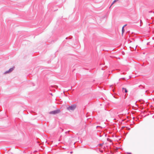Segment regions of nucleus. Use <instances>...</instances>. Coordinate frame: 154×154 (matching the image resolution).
Segmentation results:
<instances>
[{
	"mask_svg": "<svg viewBox=\"0 0 154 154\" xmlns=\"http://www.w3.org/2000/svg\"><path fill=\"white\" fill-rule=\"evenodd\" d=\"M114 1L112 3V4H111V5L110 6V7H109V8H110L111 7V6L113 4H114L117 1Z\"/></svg>",
	"mask_w": 154,
	"mask_h": 154,
	"instance_id": "obj_6",
	"label": "nucleus"
},
{
	"mask_svg": "<svg viewBox=\"0 0 154 154\" xmlns=\"http://www.w3.org/2000/svg\"><path fill=\"white\" fill-rule=\"evenodd\" d=\"M126 25H126V24H125V25H124L123 26H124V27H125V26Z\"/></svg>",
	"mask_w": 154,
	"mask_h": 154,
	"instance_id": "obj_9",
	"label": "nucleus"
},
{
	"mask_svg": "<svg viewBox=\"0 0 154 154\" xmlns=\"http://www.w3.org/2000/svg\"><path fill=\"white\" fill-rule=\"evenodd\" d=\"M70 153H71V154L72 153V151L70 152Z\"/></svg>",
	"mask_w": 154,
	"mask_h": 154,
	"instance_id": "obj_12",
	"label": "nucleus"
},
{
	"mask_svg": "<svg viewBox=\"0 0 154 154\" xmlns=\"http://www.w3.org/2000/svg\"><path fill=\"white\" fill-rule=\"evenodd\" d=\"M14 69V67H13L12 68H10L8 70H7L6 71H5L4 72V73L5 74H7V73H9L10 72H12L13 70Z\"/></svg>",
	"mask_w": 154,
	"mask_h": 154,
	"instance_id": "obj_3",
	"label": "nucleus"
},
{
	"mask_svg": "<svg viewBox=\"0 0 154 154\" xmlns=\"http://www.w3.org/2000/svg\"><path fill=\"white\" fill-rule=\"evenodd\" d=\"M125 32V29H124V26H123L122 28V33L123 34Z\"/></svg>",
	"mask_w": 154,
	"mask_h": 154,
	"instance_id": "obj_5",
	"label": "nucleus"
},
{
	"mask_svg": "<svg viewBox=\"0 0 154 154\" xmlns=\"http://www.w3.org/2000/svg\"><path fill=\"white\" fill-rule=\"evenodd\" d=\"M76 107V105L74 104L67 107L66 109L69 111L74 110Z\"/></svg>",
	"mask_w": 154,
	"mask_h": 154,
	"instance_id": "obj_1",
	"label": "nucleus"
},
{
	"mask_svg": "<svg viewBox=\"0 0 154 154\" xmlns=\"http://www.w3.org/2000/svg\"><path fill=\"white\" fill-rule=\"evenodd\" d=\"M127 153L128 154H131V152H127Z\"/></svg>",
	"mask_w": 154,
	"mask_h": 154,
	"instance_id": "obj_8",
	"label": "nucleus"
},
{
	"mask_svg": "<svg viewBox=\"0 0 154 154\" xmlns=\"http://www.w3.org/2000/svg\"><path fill=\"white\" fill-rule=\"evenodd\" d=\"M142 22V20H140V23H141Z\"/></svg>",
	"mask_w": 154,
	"mask_h": 154,
	"instance_id": "obj_11",
	"label": "nucleus"
},
{
	"mask_svg": "<svg viewBox=\"0 0 154 154\" xmlns=\"http://www.w3.org/2000/svg\"><path fill=\"white\" fill-rule=\"evenodd\" d=\"M60 109H57L54 111H51L50 112V114H56L60 113Z\"/></svg>",
	"mask_w": 154,
	"mask_h": 154,
	"instance_id": "obj_2",
	"label": "nucleus"
},
{
	"mask_svg": "<svg viewBox=\"0 0 154 154\" xmlns=\"http://www.w3.org/2000/svg\"><path fill=\"white\" fill-rule=\"evenodd\" d=\"M122 90L123 91H124L125 93H127L128 92V91L126 88H122Z\"/></svg>",
	"mask_w": 154,
	"mask_h": 154,
	"instance_id": "obj_4",
	"label": "nucleus"
},
{
	"mask_svg": "<svg viewBox=\"0 0 154 154\" xmlns=\"http://www.w3.org/2000/svg\"><path fill=\"white\" fill-rule=\"evenodd\" d=\"M98 127H100V126H97V128H97Z\"/></svg>",
	"mask_w": 154,
	"mask_h": 154,
	"instance_id": "obj_10",
	"label": "nucleus"
},
{
	"mask_svg": "<svg viewBox=\"0 0 154 154\" xmlns=\"http://www.w3.org/2000/svg\"><path fill=\"white\" fill-rule=\"evenodd\" d=\"M99 145L100 146H102L103 145V144H99Z\"/></svg>",
	"mask_w": 154,
	"mask_h": 154,
	"instance_id": "obj_7",
	"label": "nucleus"
}]
</instances>
